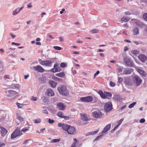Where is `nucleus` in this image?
<instances>
[{"instance_id":"nucleus-53","label":"nucleus","mask_w":147,"mask_h":147,"mask_svg":"<svg viewBox=\"0 0 147 147\" xmlns=\"http://www.w3.org/2000/svg\"><path fill=\"white\" fill-rule=\"evenodd\" d=\"M62 118H63L67 120L69 119V117L67 116H63V117Z\"/></svg>"},{"instance_id":"nucleus-57","label":"nucleus","mask_w":147,"mask_h":147,"mask_svg":"<svg viewBox=\"0 0 147 147\" xmlns=\"http://www.w3.org/2000/svg\"><path fill=\"white\" fill-rule=\"evenodd\" d=\"M50 71L51 72L53 73L55 72V68H53L50 70Z\"/></svg>"},{"instance_id":"nucleus-14","label":"nucleus","mask_w":147,"mask_h":147,"mask_svg":"<svg viewBox=\"0 0 147 147\" xmlns=\"http://www.w3.org/2000/svg\"><path fill=\"white\" fill-rule=\"evenodd\" d=\"M1 129V133L2 136H5L7 132V130L4 128L2 127H0Z\"/></svg>"},{"instance_id":"nucleus-39","label":"nucleus","mask_w":147,"mask_h":147,"mask_svg":"<svg viewBox=\"0 0 147 147\" xmlns=\"http://www.w3.org/2000/svg\"><path fill=\"white\" fill-rule=\"evenodd\" d=\"M60 66L61 67H66V65L64 63H62L60 64Z\"/></svg>"},{"instance_id":"nucleus-54","label":"nucleus","mask_w":147,"mask_h":147,"mask_svg":"<svg viewBox=\"0 0 147 147\" xmlns=\"http://www.w3.org/2000/svg\"><path fill=\"white\" fill-rule=\"evenodd\" d=\"M5 144L0 142V147H2L3 146H5Z\"/></svg>"},{"instance_id":"nucleus-28","label":"nucleus","mask_w":147,"mask_h":147,"mask_svg":"<svg viewBox=\"0 0 147 147\" xmlns=\"http://www.w3.org/2000/svg\"><path fill=\"white\" fill-rule=\"evenodd\" d=\"M61 140V138H59L57 139H54L51 141V143H56L59 141Z\"/></svg>"},{"instance_id":"nucleus-60","label":"nucleus","mask_w":147,"mask_h":147,"mask_svg":"<svg viewBox=\"0 0 147 147\" xmlns=\"http://www.w3.org/2000/svg\"><path fill=\"white\" fill-rule=\"evenodd\" d=\"M128 50V48L127 47H125L124 49V51H127Z\"/></svg>"},{"instance_id":"nucleus-30","label":"nucleus","mask_w":147,"mask_h":147,"mask_svg":"<svg viewBox=\"0 0 147 147\" xmlns=\"http://www.w3.org/2000/svg\"><path fill=\"white\" fill-rule=\"evenodd\" d=\"M45 130V128H42L40 129V131H39V130L36 131V132L39 134H40L41 133H43V131H44Z\"/></svg>"},{"instance_id":"nucleus-9","label":"nucleus","mask_w":147,"mask_h":147,"mask_svg":"<svg viewBox=\"0 0 147 147\" xmlns=\"http://www.w3.org/2000/svg\"><path fill=\"white\" fill-rule=\"evenodd\" d=\"M33 68L35 70L38 72L43 73L45 71L44 69L40 65L34 66Z\"/></svg>"},{"instance_id":"nucleus-50","label":"nucleus","mask_w":147,"mask_h":147,"mask_svg":"<svg viewBox=\"0 0 147 147\" xmlns=\"http://www.w3.org/2000/svg\"><path fill=\"white\" fill-rule=\"evenodd\" d=\"M77 147V145H76V142H74L71 146V147Z\"/></svg>"},{"instance_id":"nucleus-37","label":"nucleus","mask_w":147,"mask_h":147,"mask_svg":"<svg viewBox=\"0 0 147 147\" xmlns=\"http://www.w3.org/2000/svg\"><path fill=\"white\" fill-rule=\"evenodd\" d=\"M123 119H121L117 121V123H118L117 125L119 126L122 123V122L123 121Z\"/></svg>"},{"instance_id":"nucleus-52","label":"nucleus","mask_w":147,"mask_h":147,"mask_svg":"<svg viewBox=\"0 0 147 147\" xmlns=\"http://www.w3.org/2000/svg\"><path fill=\"white\" fill-rule=\"evenodd\" d=\"M37 99H38L36 97L33 96L31 99V100H33L34 101H35L37 100Z\"/></svg>"},{"instance_id":"nucleus-35","label":"nucleus","mask_w":147,"mask_h":147,"mask_svg":"<svg viewBox=\"0 0 147 147\" xmlns=\"http://www.w3.org/2000/svg\"><path fill=\"white\" fill-rule=\"evenodd\" d=\"M91 31L92 33H98L99 32V30L95 29L91 30Z\"/></svg>"},{"instance_id":"nucleus-63","label":"nucleus","mask_w":147,"mask_h":147,"mask_svg":"<svg viewBox=\"0 0 147 147\" xmlns=\"http://www.w3.org/2000/svg\"><path fill=\"white\" fill-rule=\"evenodd\" d=\"M124 41L125 42H129V43L131 42L129 40H128V39L124 40Z\"/></svg>"},{"instance_id":"nucleus-17","label":"nucleus","mask_w":147,"mask_h":147,"mask_svg":"<svg viewBox=\"0 0 147 147\" xmlns=\"http://www.w3.org/2000/svg\"><path fill=\"white\" fill-rule=\"evenodd\" d=\"M48 96H53L54 95V93L53 90L50 89H48L46 92Z\"/></svg>"},{"instance_id":"nucleus-55","label":"nucleus","mask_w":147,"mask_h":147,"mask_svg":"<svg viewBox=\"0 0 147 147\" xmlns=\"http://www.w3.org/2000/svg\"><path fill=\"white\" fill-rule=\"evenodd\" d=\"M5 144L0 142V147H2L3 146H5Z\"/></svg>"},{"instance_id":"nucleus-25","label":"nucleus","mask_w":147,"mask_h":147,"mask_svg":"<svg viewBox=\"0 0 147 147\" xmlns=\"http://www.w3.org/2000/svg\"><path fill=\"white\" fill-rule=\"evenodd\" d=\"M65 73L64 72H60L55 74L56 76L62 78L64 77L65 76Z\"/></svg>"},{"instance_id":"nucleus-27","label":"nucleus","mask_w":147,"mask_h":147,"mask_svg":"<svg viewBox=\"0 0 147 147\" xmlns=\"http://www.w3.org/2000/svg\"><path fill=\"white\" fill-rule=\"evenodd\" d=\"M131 53L134 55L139 53V52L138 51L134 50L131 51Z\"/></svg>"},{"instance_id":"nucleus-8","label":"nucleus","mask_w":147,"mask_h":147,"mask_svg":"<svg viewBox=\"0 0 147 147\" xmlns=\"http://www.w3.org/2000/svg\"><path fill=\"white\" fill-rule=\"evenodd\" d=\"M52 61L51 60H44L41 61L40 62V64L42 65L47 66H51V65Z\"/></svg>"},{"instance_id":"nucleus-23","label":"nucleus","mask_w":147,"mask_h":147,"mask_svg":"<svg viewBox=\"0 0 147 147\" xmlns=\"http://www.w3.org/2000/svg\"><path fill=\"white\" fill-rule=\"evenodd\" d=\"M67 125L66 124H62L61 123H59L58 124V126L59 127H62L63 129L65 131V128L67 127Z\"/></svg>"},{"instance_id":"nucleus-45","label":"nucleus","mask_w":147,"mask_h":147,"mask_svg":"<svg viewBox=\"0 0 147 147\" xmlns=\"http://www.w3.org/2000/svg\"><path fill=\"white\" fill-rule=\"evenodd\" d=\"M125 22H127L129 21L130 20V18L127 17H125Z\"/></svg>"},{"instance_id":"nucleus-58","label":"nucleus","mask_w":147,"mask_h":147,"mask_svg":"<svg viewBox=\"0 0 147 147\" xmlns=\"http://www.w3.org/2000/svg\"><path fill=\"white\" fill-rule=\"evenodd\" d=\"M119 126L118 125H117L116 126H115L114 129L112 130H115Z\"/></svg>"},{"instance_id":"nucleus-33","label":"nucleus","mask_w":147,"mask_h":147,"mask_svg":"<svg viewBox=\"0 0 147 147\" xmlns=\"http://www.w3.org/2000/svg\"><path fill=\"white\" fill-rule=\"evenodd\" d=\"M29 130V129H27V128L26 127H24L23 129H22L21 130H20V131L22 132H23L24 133H25L27 131H28Z\"/></svg>"},{"instance_id":"nucleus-6","label":"nucleus","mask_w":147,"mask_h":147,"mask_svg":"<svg viewBox=\"0 0 147 147\" xmlns=\"http://www.w3.org/2000/svg\"><path fill=\"white\" fill-rule=\"evenodd\" d=\"M124 61L127 66H132L133 65V61L130 58L125 57L124 59Z\"/></svg>"},{"instance_id":"nucleus-5","label":"nucleus","mask_w":147,"mask_h":147,"mask_svg":"<svg viewBox=\"0 0 147 147\" xmlns=\"http://www.w3.org/2000/svg\"><path fill=\"white\" fill-rule=\"evenodd\" d=\"M104 109L106 112H109L112 109V105L111 102H109L106 103L104 106Z\"/></svg>"},{"instance_id":"nucleus-22","label":"nucleus","mask_w":147,"mask_h":147,"mask_svg":"<svg viewBox=\"0 0 147 147\" xmlns=\"http://www.w3.org/2000/svg\"><path fill=\"white\" fill-rule=\"evenodd\" d=\"M139 33V30L137 27L134 28L133 30V34L134 35H137Z\"/></svg>"},{"instance_id":"nucleus-48","label":"nucleus","mask_w":147,"mask_h":147,"mask_svg":"<svg viewBox=\"0 0 147 147\" xmlns=\"http://www.w3.org/2000/svg\"><path fill=\"white\" fill-rule=\"evenodd\" d=\"M54 122V120L53 119H49V122L50 124L53 123Z\"/></svg>"},{"instance_id":"nucleus-38","label":"nucleus","mask_w":147,"mask_h":147,"mask_svg":"<svg viewBox=\"0 0 147 147\" xmlns=\"http://www.w3.org/2000/svg\"><path fill=\"white\" fill-rule=\"evenodd\" d=\"M61 69L60 67H58L55 68V72H59L61 71Z\"/></svg>"},{"instance_id":"nucleus-36","label":"nucleus","mask_w":147,"mask_h":147,"mask_svg":"<svg viewBox=\"0 0 147 147\" xmlns=\"http://www.w3.org/2000/svg\"><path fill=\"white\" fill-rule=\"evenodd\" d=\"M143 18L147 21V13H145L143 16Z\"/></svg>"},{"instance_id":"nucleus-61","label":"nucleus","mask_w":147,"mask_h":147,"mask_svg":"<svg viewBox=\"0 0 147 147\" xmlns=\"http://www.w3.org/2000/svg\"><path fill=\"white\" fill-rule=\"evenodd\" d=\"M65 11L64 9H63L62 10L60 11V13L61 14H62L63 12Z\"/></svg>"},{"instance_id":"nucleus-19","label":"nucleus","mask_w":147,"mask_h":147,"mask_svg":"<svg viewBox=\"0 0 147 147\" xmlns=\"http://www.w3.org/2000/svg\"><path fill=\"white\" fill-rule=\"evenodd\" d=\"M8 92L10 94L9 95H7V96L8 97H11L15 95L16 94H17V93L16 91H13L11 90H8Z\"/></svg>"},{"instance_id":"nucleus-26","label":"nucleus","mask_w":147,"mask_h":147,"mask_svg":"<svg viewBox=\"0 0 147 147\" xmlns=\"http://www.w3.org/2000/svg\"><path fill=\"white\" fill-rule=\"evenodd\" d=\"M17 118L21 122H22L24 121L23 118L18 114H17Z\"/></svg>"},{"instance_id":"nucleus-4","label":"nucleus","mask_w":147,"mask_h":147,"mask_svg":"<svg viewBox=\"0 0 147 147\" xmlns=\"http://www.w3.org/2000/svg\"><path fill=\"white\" fill-rule=\"evenodd\" d=\"M98 93L100 95L101 98L103 99H108L107 97H110L112 96V94L111 93L107 92H103L101 90L99 91Z\"/></svg>"},{"instance_id":"nucleus-49","label":"nucleus","mask_w":147,"mask_h":147,"mask_svg":"<svg viewBox=\"0 0 147 147\" xmlns=\"http://www.w3.org/2000/svg\"><path fill=\"white\" fill-rule=\"evenodd\" d=\"M110 86L113 87L115 85V83L112 82H110Z\"/></svg>"},{"instance_id":"nucleus-18","label":"nucleus","mask_w":147,"mask_h":147,"mask_svg":"<svg viewBox=\"0 0 147 147\" xmlns=\"http://www.w3.org/2000/svg\"><path fill=\"white\" fill-rule=\"evenodd\" d=\"M137 70L140 74L143 76L145 77L146 76V73L144 70L140 68H137Z\"/></svg>"},{"instance_id":"nucleus-51","label":"nucleus","mask_w":147,"mask_h":147,"mask_svg":"<svg viewBox=\"0 0 147 147\" xmlns=\"http://www.w3.org/2000/svg\"><path fill=\"white\" fill-rule=\"evenodd\" d=\"M145 122V119H144L142 118L140 120V122L141 123H144Z\"/></svg>"},{"instance_id":"nucleus-42","label":"nucleus","mask_w":147,"mask_h":147,"mask_svg":"<svg viewBox=\"0 0 147 147\" xmlns=\"http://www.w3.org/2000/svg\"><path fill=\"white\" fill-rule=\"evenodd\" d=\"M125 14L126 15H130L131 14V13L129 11H127L125 12Z\"/></svg>"},{"instance_id":"nucleus-41","label":"nucleus","mask_w":147,"mask_h":147,"mask_svg":"<svg viewBox=\"0 0 147 147\" xmlns=\"http://www.w3.org/2000/svg\"><path fill=\"white\" fill-rule=\"evenodd\" d=\"M54 48L57 50H61V48L59 47L58 46H54L53 47Z\"/></svg>"},{"instance_id":"nucleus-43","label":"nucleus","mask_w":147,"mask_h":147,"mask_svg":"<svg viewBox=\"0 0 147 147\" xmlns=\"http://www.w3.org/2000/svg\"><path fill=\"white\" fill-rule=\"evenodd\" d=\"M32 140L31 139H28V140H25L23 143V144H24L26 145L27 144V143H28V142L29 141H31Z\"/></svg>"},{"instance_id":"nucleus-3","label":"nucleus","mask_w":147,"mask_h":147,"mask_svg":"<svg viewBox=\"0 0 147 147\" xmlns=\"http://www.w3.org/2000/svg\"><path fill=\"white\" fill-rule=\"evenodd\" d=\"M22 134V132L20 131V129L17 128L11 134V139H14L17 137L21 136Z\"/></svg>"},{"instance_id":"nucleus-62","label":"nucleus","mask_w":147,"mask_h":147,"mask_svg":"<svg viewBox=\"0 0 147 147\" xmlns=\"http://www.w3.org/2000/svg\"><path fill=\"white\" fill-rule=\"evenodd\" d=\"M121 21H123V22H125V16H123V18H122L121 19Z\"/></svg>"},{"instance_id":"nucleus-12","label":"nucleus","mask_w":147,"mask_h":147,"mask_svg":"<svg viewBox=\"0 0 147 147\" xmlns=\"http://www.w3.org/2000/svg\"><path fill=\"white\" fill-rule=\"evenodd\" d=\"M134 79V81L137 86L139 85L141 83L142 80L141 78L138 76H135Z\"/></svg>"},{"instance_id":"nucleus-40","label":"nucleus","mask_w":147,"mask_h":147,"mask_svg":"<svg viewBox=\"0 0 147 147\" xmlns=\"http://www.w3.org/2000/svg\"><path fill=\"white\" fill-rule=\"evenodd\" d=\"M16 105H17L18 107L19 108H22L23 106V105L22 104H21L18 102L17 103Z\"/></svg>"},{"instance_id":"nucleus-10","label":"nucleus","mask_w":147,"mask_h":147,"mask_svg":"<svg viewBox=\"0 0 147 147\" xmlns=\"http://www.w3.org/2000/svg\"><path fill=\"white\" fill-rule=\"evenodd\" d=\"M138 59L142 62L144 63L147 60V57L143 54H140L138 56Z\"/></svg>"},{"instance_id":"nucleus-34","label":"nucleus","mask_w":147,"mask_h":147,"mask_svg":"<svg viewBox=\"0 0 147 147\" xmlns=\"http://www.w3.org/2000/svg\"><path fill=\"white\" fill-rule=\"evenodd\" d=\"M136 104V102H134L132 103L131 104H130L129 106V108H131L134 107V105Z\"/></svg>"},{"instance_id":"nucleus-31","label":"nucleus","mask_w":147,"mask_h":147,"mask_svg":"<svg viewBox=\"0 0 147 147\" xmlns=\"http://www.w3.org/2000/svg\"><path fill=\"white\" fill-rule=\"evenodd\" d=\"M34 122L35 123H38L41 122V120L40 119H35L34 120Z\"/></svg>"},{"instance_id":"nucleus-64","label":"nucleus","mask_w":147,"mask_h":147,"mask_svg":"<svg viewBox=\"0 0 147 147\" xmlns=\"http://www.w3.org/2000/svg\"><path fill=\"white\" fill-rule=\"evenodd\" d=\"M126 107V106L125 105L124 106L122 107L121 108H120V109L121 110H122L125 108Z\"/></svg>"},{"instance_id":"nucleus-13","label":"nucleus","mask_w":147,"mask_h":147,"mask_svg":"<svg viewBox=\"0 0 147 147\" xmlns=\"http://www.w3.org/2000/svg\"><path fill=\"white\" fill-rule=\"evenodd\" d=\"M81 119L82 120L84 121H87L89 120V118L88 116L86 114H80Z\"/></svg>"},{"instance_id":"nucleus-59","label":"nucleus","mask_w":147,"mask_h":147,"mask_svg":"<svg viewBox=\"0 0 147 147\" xmlns=\"http://www.w3.org/2000/svg\"><path fill=\"white\" fill-rule=\"evenodd\" d=\"M43 113L45 114H48V111L46 110H43L42 112Z\"/></svg>"},{"instance_id":"nucleus-21","label":"nucleus","mask_w":147,"mask_h":147,"mask_svg":"<svg viewBox=\"0 0 147 147\" xmlns=\"http://www.w3.org/2000/svg\"><path fill=\"white\" fill-rule=\"evenodd\" d=\"M49 83L51 87L53 88L55 87L57 84V83L56 82L52 80L49 81Z\"/></svg>"},{"instance_id":"nucleus-44","label":"nucleus","mask_w":147,"mask_h":147,"mask_svg":"<svg viewBox=\"0 0 147 147\" xmlns=\"http://www.w3.org/2000/svg\"><path fill=\"white\" fill-rule=\"evenodd\" d=\"M99 73L100 71H97L96 73L94 74V78H95L96 76Z\"/></svg>"},{"instance_id":"nucleus-16","label":"nucleus","mask_w":147,"mask_h":147,"mask_svg":"<svg viewBox=\"0 0 147 147\" xmlns=\"http://www.w3.org/2000/svg\"><path fill=\"white\" fill-rule=\"evenodd\" d=\"M111 127V124H110L107 125L104 128L102 132V133L103 134L107 132L108 131Z\"/></svg>"},{"instance_id":"nucleus-11","label":"nucleus","mask_w":147,"mask_h":147,"mask_svg":"<svg viewBox=\"0 0 147 147\" xmlns=\"http://www.w3.org/2000/svg\"><path fill=\"white\" fill-rule=\"evenodd\" d=\"M92 115L95 118H100L102 116V113L100 111H94L92 113Z\"/></svg>"},{"instance_id":"nucleus-47","label":"nucleus","mask_w":147,"mask_h":147,"mask_svg":"<svg viewBox=\"0 0 147 147\" xmlns=\"http://www.w3.org/2000/svg\"><path fill=\"white\" fill-rule=\"evenodd\" d=\"M18 13H19V12H18V9H16V10L13 11V15H16Z\"/></svg>"},{"instance_id":"nucleus-15","label":"nucleus","mask_w":147,"mask_h":147,"mask_svg":"<svg viewBox=\"0 0 147 147\" xmlns=\"http://www.w3.org/2000/svg\"><path fill=\"white\" fill-rule=\"evenodd\" d=\"M57 106L59 110H63L65 108V106L61 102L58 103Z\"/></svg>"},{"instance_id":"nucleus-20","label":"nucleus","mask_w":147,"mask_h":147,"mask_svg":"<svg viewBox=\"0 0 147 147\" xmlns=\"http://www.w3.org/2000/svg\"><path fill=\"white\" fill-rule=\"evenodd\" d=\"M132 71V69H125L123 71L124 74H129Z\"/></svg>"},{"instance_id":"nucleus-1","label":"nucleus","mask_w":147,"mask_h":147,"mask_svg":"<svg viewBox=\"0 0 147 147\" xmlns=\"http://www.w3.org/2000/svg\"><path fill=\"white\" fill-rule=\"evenodd\" d=\"M59 93L63 96H66L69 94V92L66 87L64 85L60 86L57 88Z\"/></svg>"},{"instance_id":"nucleus-56","label":"nucleus","mask_w":147,"mask_h":147,"mask_svg":"<svg viewBox=\"0 0 147 147\" xmlns=\"http://www.w3.org/2000/svg\"><path fill=\"white\" fill-rule=\"evenodd\" d=\"M11 44L12 45H17L18 46H19V45H20V44L18 43H15L14 42H12L11 43Z\"/></svg>"},{"instance_id":"nucleus-29","label":"nucleus","mask_w":147,"mask_h":147,"mask_svg":"<svg viewBox=\"0 0 147 147\" xmlns=\"http://www.w3.org/2000/svg\"><path fill=\"white\" fill-rule=\"evenodd\" d=\"M57 116L61 118H62L63 117V115L62 112L59 111L58 112L57 114Z\"/></svg>"},{"instance_id":"nucleus-46","label":"nucleus","mask_w":147,"mask_h":147,"mask_svg":"<svg viewBox=\"0 0 147 147\" xmlns=\"http://www.w3.org/2000/svg\"><path fill=\"white\" fill-rule=\"evenodd\" d=\"M123 80V78H122L121 77H119L118 78V82H119V83H121L122 82Z\"/></svg>"},{"instance_id":"nucleus-2","label":"nucleus","mask_w":147,"mask_h":147,"mask_svg":"<svg viewBox=\"0 0 147 147\" xmlns=\"http://www.w3.org/2000/svg\"><path fill=\"white\" fill-rule=\"evenodd\" d=\"M66 127L65 131H66L68 134L74 135L76 133V130L74 127L67 124Z\"/></svg>"},{"instance_id":"nucleus-32","label":"nucleus","mask_w":147,"mask_h":147,"mask_svg":"<svg viewBox=\"0 0 147 147\" xmlns=\"http://www.w3.org/2000/svg\"><path fill=\"white\" fill-rule=\"evenodd\" d=\"M125 84L127 85H129L131 84V80H127L125 81Z\"/></svg>"},{"instance_id":"nucleus-7","label":"nucleus","mask_w":147,"mask_h":147,"mask_svg":"<svg viewBox=\"0 0 147 147\" xmlns=\"http://www.w3.org/2000/svg\"><path fill=\"white\" fill-rule=\"evenodd\" d=\"M80 100L82 102H91L93 100V98L91 96H88L81 98Z\"/></svg>"},{"instance_id":"nucleus-24","label":"nucleus","mask_w":147,"mask_h":147,"mask_svg":"<svg viewBox=\"0 0 147 147\" xmlns=\"http://www.w3.org/2000/svg\"><path fill=\"white\" fill-rule=\"evenodd\" d=\"M113 99L115 101H120L121 100L120 96L117 95L114 96Z\"/></svg>"}]
</instances>
